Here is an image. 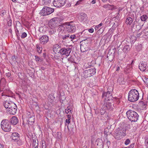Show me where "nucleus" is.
Returning a JSON list of instances; mask_svg holds the SVG:
<instances>
[{"label": "nucleus", "instance_id": "f257e3e1", "mask_svg": "<svg viewBox=\"0 0 148 148\" xmlns=\"http://www.w3.org/2000/svg\"><path fill=\"white\" fill-rule=\"evenodd\" d=\"M3 105L6 109H8L7 111L10 114L14 115L16 113L17 107L13 102L11 101H5L3 102Z\"/></svg>", "mask_w": 148, "mask_h": 148}, {"label": "nucleus", "instance_id": "f03ea898", "mask_svg": "<svg viewBox=\"0 0 148 148\" xmlns=\"http://www.w3.org/2000/svg\"><path fill=\"white\" fill-rule=\"evenodd\" d=\"M139 97L138 92L135 89L131 90L128 93V99L130 101H136L138 99Z\"/></svg>", "mask_w": 148, "mask_h": 148}, {"label": "nucleus", "instance_id": "7ed1b4c3", "mask_svg": "<svg viewBox=\"0 0 148 148\" xmlns=\"http://www.w3.org/2000/svg\"><path fill=\"white\" fill-rule=\"evenodd\" d=\"M128 118L132 122H136L138 119V115L135 112L132 110H128L126 113Z\"/></svg>", "mask_w": 148, "mask_h": 148}, {"label": "nucleus", "instance_id": "20e7f679", "mask_svg": "<svg viewBox=\"0 0 148 148\" xmlns=\"http://www.w3.org/2000/svg\"><path fill=\"white\" fill-rule=\"evenodd\" d=\"M126 130L124 128L121 129L119 128L115 131L114 134L115 138L118 140H119L122 138V136H125V134Z\"/></svg>", "mask_w": 148, "mask_h": 148}, {"label": "nucleus", "instance_id": "39448f33", "mask_svg": "<svg viewBox=\"0 0 148 148\" xmlns=\"http://www.w3.org/2000/svg\"><path fill=\"white\" fill-rule=\"evenodd\" d=\"M11 124L8 120H3L1 123V127L3 130L5 132H9L11 129Z\"/></svg>", "mask_w": 148, "mask_h": 148}, {"label": "nucleus", "instance_id": "423d86ee", "mask_svg": "<svg viewBox=\"0 0 148 148\" xmlns=\"http://www.w3.org/2000/svg\"><path fill=\"white\" fill-rule=\"evenodd\" d=\"M54 12V9L47 7H44L40 13L41 15L45 16L48 15Z\"/></svg>", "mask_w": 148, "mask_h": 148}, {"label": "nucleus", "instance_id": "0eeeda50", "mask_svg": "<svg viewBox=\"0 0 148 148\" xmlns=\"http://www.w3.org/2000/svg\"><path fill=\"white\" fill-rule=\"evenodd\" d=\"M96 69L95 68L91 69L84 71L83 73L84 77L86 78L90 77L95 74L96 73Z\"/></svg>", "mask_w": 148, "mask_h": 148}, {"label": "nucleus", "instance_id": "6e6552de", "mask_svg": "<svg viewBox=\"0 0 148 148\" xmlns=\"http://www.w3.org/2000/svg\"><path fill=\"white\" fill-rule=\"evenodd\" d=\"M5 85V79L3 78H1L0 81V92H3L1 93L2 96L5 95L4 94L5 93L6 91Z\"/></svg>", "mask_w": 148, "mask_h": 148}, {"label": "nucleus", "instance_id": "1a4fd4ad", "mask_svg": "<svg viewBox=\"0 0 148 148\" xmlns=\"http://www.w3.org/2000/svg\"><path fill=\"white\" fill-rule=\"evenodd\" d=\"M58 53L62 55H65L66 56H69L71 52V49L70 48H62L59 49Z\"/></svg>", "mask_w": 148, "mask_h": 148}, {"label": "nucleus", "instance_id": "9d476101", "mask_svg": "<svg viewBox=\"0 0 148 148\" xmlns=\"http://www.w3.org/2000/svg\"><path fill=\"white\" fill-rule=\"evenodd\" d=\"M110 89H108V91L106 92H103L102 94V97L103 98L105 97V100L106 101L110 100L112 98V90Z\"/></svg>", "mask_w": 148, "mask_h": 148}, {"label": "nucleus", "instance_id": "9b49d317", "mask_svg": "<svg viewBox=\"0 0 148 148\" xmlns=\"http://www.w3.org/2000/svg\"><path fill=\"white\" fill-rule=\"evenodd\" d=\"M66 27V30L69 32H74L76 30V27L72 22L68 23Z\"/></svg>", "mask_w": 148, "mask_h": 148}, {"label": "nucleus", "instance_id": "f8f14e48", "mask_svg": "<svg viewBox=\"0 0 148 148\" xmlns=\"http://www.w3.org/2000/svg\"><path fill=\"white\" fill-rule=\"evenodd\" d=\"M66 0H54L53 4L56 7H61L66 3Z\"/></svg>", "mask_w": 148, "mask_h": 148}, {"label": "nucleus", "instance_id": "ddd939ff", "mask_svg": "<svg viewBox=\"0 0 148 148\" xmlns=\"http://www.w3.org/2000/svg\"><path fill=\"white\" fill-rule=\"evenodd\" d=\"M59 25L58 23L55 21L54 18L51 20L49 22L48 25L50 28H53Z\"/></svg>", "mask_w": 148, "mask_h": 148}, {"label": "nucleus", "instance_id": "4468645a", "mask_svg": "<svg viewBox=\"0 0 148 148\" xmlns=\"http://www.w3.org/2000/svg\"><path fill=\"white\" fill-rule=\"evenodd\" d=\"M40 42L41 44H45L47 43L49 41L48 36L46 35H44L40 38Z\"/></svg>", "mask_w": 148, "mask_h": 148}, {"label": "nucleus", "instance_id": "2eb2a0df", "mask_svg": "<svg viewBox=\"0 0 148 148\" xmlns=\"http://www.w3.org/2000/svg\"><path fill=\"white\" fill-rule=\"evenodd\" d=\"M11 138L12 140H14V141H16V140H17L19 139V135L17 132L13 133L12 134Z\"/></svg>", "mask_w": 148, "mask_h": 148}, {"label": "nucleus", "instance_id": "dca6fc26", "mask_svg": "<svg viewBox=\"0 0 148 148\" xmlns=\"http://www.w3.org/2000/svg\"><path fill=\"white\" fill-rule=\"evenodd\" d=\"M147 64L145 62H140L139 66V67L141 71H144L146 69Z\"/></svg>", "mask_w": 148, "mask_h": 148}, {"label": "nucleus", "instance_id": "f3484780", "mask_svg": "<svg viewBox=\"0 0 148 148\" xmlns=\"http://www.w3.org/2000/svg\"><path fill=\"white\" fill-rule=\"evenodd\" d=\"M79 20L81 21H86L87 19V15L85 13H81L79 15Z\"/></svg>", "mask_w": 148, "mask_h": 148}, {"label": "nucleus", "instance_id": "a211bd4d", "mask_svg": "<svg viewBox=\"0 0 148 148\" xmlns=\"http://www.w3.org/2000/svg\"><path fill=\"white\" fill-rule=\"evenodd\" d=\"M83 0H79L77 1H74L75 2L74 3H75V4L74 3H72V2L70 3H68V6L69 7L71 6V5L73 6H76L78 5H79L80 3Z\"/></svg>", "mask_w": 148, "mask_h": 148}, {"label": "nucleus", "instance_id": "6ab92c4d", "mask_svg": "<svg viewBox=\"0 0 148 148\" xmlns=\"http://www.w3.org/2000/svg\"><path fill=\"white\" fill-rule=\"evenodd\" d=\"M18 119L16 116H13L11 119V123L14 125H16L18 122Z\"/></svg>", "mask_w": 148, "mask_h": 148}, {"label": "nucleus", "instance_id": "aec40b11", "mask_svg": "<svg viewBox=\"0 0 148 148\" xmlns=\"http://www.w3.org/2000/svg\"><path fill=\"white\" fill-rule=\"evenodd\" d=\"M132 22V18L130 17H128L126 18L125 22L127 24L130 25Z\"/></svg>", "mask_w": 148, "mask_h": 148}, {"label": "nucleus", "instance_id": "412c9836", "mask_svg": "<svg viewBox=\"0 0 148 148\" xmlns=\"http://www.w3.org/2000/svg\"><path fill=\"white\" fill-rule=\"evenodd\" d=\"M34 116L35 115L32 116V117L28 119V123L29 124L32 125L34 122L35 121Z\"/></svg>", "mask_w": 148, "mask_h": 148}, {"label": "nucleus", "instance_id": "4be33fe9", "mask_svg": "<svg viewBox=\"0 0 148 148\" xmlns=\"http://www.w3.org/2000/svg\"><path fill=\"white\" fill-rule=\"evenodd\" d=\"M61 49L60 47L58 44H55L53 46L54 51L58 52L59 49Z\"/></svg>", "mask_w": 148, "mask_h": 148}, {"label": "nucleus", "instance_id": "5701e85b", "mask_svg": "<svg viewBox=\"0 0 148 148\" xmlns=\"http://www.w3.org/2000/svg\"><path fill=\"white\" fill-rule=\"evenodd\" d=\"M130 49V46L129 45H127L124 46L123 49V51L125 53H127Z\"/></svg>", "mask_w": 148, "mask_h": 148}, {"label": "nucleus", "instance_id": "b1692460", "mask_svg": "<svg viewBox=\"0 0 148 148\" xmlns=\"http://www.w3.org/2000/svg\"><path fill=\"white\" fill-rule=\"evenodd\" d=\"M55 21H56L58 23V24L60 23V22H61L64 19L63 17L61 16L59 17H56L54 18Z\"/></svg>", "mask_w": 148, "mask_h": 148}, {"label": "nucleus", "instance_id": "393cba45", "mask_svg": "<svg viewBox=\"0 0 148 148\" xmlns=\"http://www.w3.org/2000/svg\"><path fill=\"white\" fill-rule=\"evenodd\" d=\"M35 115L34 113L32 111L31 112H28L26 114V116L28 119L32 117V116Z\"/></svg>", "mask_w": 148, "mask_h": 148}, {"label": "nucleus", "instance_id": "a878e982", "mask_svg": "<svg viewBox=\"0 0 148 148\" xmlns=\"http://www.w3.org/2000/svg\"><path fill=\"white\" fill-rule=\"evenodd\" d=\"M110 51H109V52L107 54V57L108 58V60L109 61L111 62L113 60L114 56H113V55H110L109 54V53H110Z\"/></svg>", "mask_w": 148, "mask_h": 148}, {"label": "nucleus", "instance_id": "bb28decb", "mask_svg": "<svg viewBox=\"0 0 148 148\" xmlns=\"http://www.w3.org/2000/svg\"><path fill=\"white\" fill-rule=\"evenodd\" d=\"M37 50L39 53H41L42 52V48L40 45L37 44L36 45Z\"/></svg>", "mask_w": 148, "mask_h": 148}, {"label": "nucleus", "instance_id": "cd10ccee", "mask_svg": "<svg viewBox=\"0 0 148 148\" xmlns=\"http://www.w3.org/2000/svg\"><path fill=\"white\" fill-rule=\"evenodd\" d=\"M95 143H97V145L100 146L102 144L103 141L101 139L98 138L96 140Z\"/></svg>", "mask_w": 148, "mask_h": 148}, {"label": "nucleus", "instance_id": "c85d7f7f", "mask_svg": "<svg viewBox=\"0 0 148 148\" xmlns=\"http://www.w3.org/2000/svg\"><path fill=\"white\" fill-rule=\"evenodd\" d=\"M132 65L131 64L127 66L125 69V71L127 72H129L132 69Z\"/></svg>", "mask_w": 148, "mask_h": 148}, {"label": "nucleus", "instance_id": "c756f323", "mask_svg": "<svg viewBox=\"0 0 148 148\" xmlns=\"http://www.w3.org/2000/svg\"><path fill=\"white\" fill-rule=\"evenodd\" d=\"M56 32L55 29L53 28H51L49 30V35H52L54 34Z\"/></svg>", "mask_w": 148, "mask_h": 148}, {"label": "nucleus", "instance_id": "7c9ffc66", "mask_svg": "<svg viewBox=\"0 0 148 148\" xmlns=\"http://www.w3.org/2000/svg\"><path fill=\"white\" fill-rule=\"evenodd\" d=\"M147 18V16L146 15H143L141 16L140 18L142 21H145L146 20Z\"/></svg>", "mask_w": 148, "mask_h": 148}, {"label": "nucleus", "instance_id": "2f4dec72", "mask_svg": "<svg viewBox=\"0 0 148 148\" xmlns=\"http://www.w3.org/2000/svg\"><path fill=\"white\" fill-rule=\"evenodd\" d=\"M69 39H70L71 41H72L73 39H75L76 38V36L74 35H71L69 34Z\"/></svg>", "mask_w": 148, "mask_h": 148}, {"label": "nucleus", "instance_id": "473e14b6", "mask_svg": "<svg viewBox=\"0 0 148 148\" xmlns=\"http://www.w3.org/2000/svg\"><path fill=\"white\" fill-rule=\"evenodd\" d=\"M94 30L93 28H91L89 29L88 30V29H86L84 30L81 33V34L83 33L84 32H88V31L90 33H93L94 32Z\"/></svg>", "mask_w": 148, "mask_h": 148}, {"label": "nucleus", "instance_id": "72a5a7b5", "mask_svg": "<svg viewBox=\"0 0 148 148\" xmlns=\"http://www.w3.org/2000/svg\"><path fill=\"white\" fill-rule=\"evenodd\" d=\"M65 113L66 114H71L72 111L68 107L65 109Z\"/></svg>", "mask_w": 148, "mask_h": 148}, {"label": "nucleus", "instance_id": "f704fd0d", "mask_svg": "<svg viewBox=\"0 0 148 148\" xmlns=\"http://www.w3.org/2000/svg\"><path fill=\"white\" fill-rule=\"evenodd\" d=\"M124 80V78L122 76L120 77L118 79V82L120 83H122Z\"/></svg>", "mask_w": 148, "mask_h": 148}, {"label": "nucleus", "instance_id": "c9c22d12", "mask_svg": "<svg viewBox=\"0 0 148 148\" xmlns=\"http://www.w3.org/2000/svg\"><path fill=\"white\" fill-rule=\"evenodd\" d=\"M68 61L73 63H75V60L73 57L71 56L69 58H68Z\"/></svg>", "mask_w": 148, "mask_h": 148}, {"label": "nucleus", "instance_id": "e433bc0d", "mask_svg": "<svg viewBox=\"0 0 148 148\" xmlns=\"http://www.w3.org/2000/svg\"><path fill=\"white\" fill-rule=\"evenodd\" d=\"M15 142H16L17 144L19 145H21L22 144V141L20 139V138L18 140H16Z\"/></svg>", "mask_w": 148, "mask_h": 148}, {"label": "nucleus", "instance_id": "4c0bfd02", "mask_svg": "<svg viewBox=\"0 0 148 148\" xmlns=\"http://www.w3.org/2000/svg\"><path fill=\"white\" fill-rule=\"evenodd\" d=\"M61 132H57L56 137L59 139H60L61 138Z\"/></svg>", "mask_w": 148, "mask_h": 148}, {"label": "nucleus", "instance_id": "58836bf2", "mask_svg": "<svg viewBox=\"0 0 148 148\" xmlns=\"http://www.w3.org/2000/svg\"><path fill=\"white\" fill-rule=\"evenodd\" d=\"M60 23L59 24V25L58 26H59V27L58 28V30H64V27L62 25H60Z\"/></svg>", "mask_w": 148, "mask_h": 148}, {"label": "nucleus", "instance_id": "ea45409f", "mask_svg": "<svg viewBox=\"0 0 148 148\" xmlns=\"http://www.w3.org/2000/svg\"><path fill=\"white\" fill-rule=\"evenodd\" d=\"M106 112V110L105 109L103 108H101L100 110V112L101 115L104 114Z\"/></svg>", "mask_w": 148, "mask_h": 148}, {"label": "nucleus", "instance_id": "a19ab883", "mask_svg": "<svg viewBox=\"0 0 148 148\" xmlns=\"http://www.w3.org/2000/svg\"><path fill=\"white\" fill-rule=\"evenodd\" d=\"M69 34L65 35L64 36H63L62 38L63 40L69 39Z\"/></svg>", "mask_w": 148, "mask_h": 148}, {"label": "nucleus", "instance_id": "79ce46f5", "mask_svg": "<svg viewBox=\"0 0 148 148\" xmlns=\"http://www.w3.org/2000/svg\"><path fill=\"white\" fill-rule=\"evenodd\" d=\"M35 59L36 61L38 62H41L42 60L40 58H39L38 56H35Z\"/></svg>", "mask_w": 148, "mask_h": 148}, {"label": "nucleus", "instance_id": "37998d69", "mask_svg": "<svg viewBox=\"0 0 148 148\" xmlns=\"http://www.w3.org/2000/svg\"><path fill=\"white\" fill-rule=\"evenodd\" d=\"M42 1L45 4H47L51 2V0H42Z\"/></svg>", "mask_w": 148, "mask_h": 148}, {"label": "nucleus", "instance_id": "c03bdc74", "mask_svg": "<svg viewBox=\"0 0 148 148\" xmlns=\"http://www.w3.org/2000/svg\"><path fill=\"white\" fill-rule=\"evenodd\" d=\"M130 142V140L129 139H127L125 142V145H128Z\"/></svg>", "mask_w": 148, "mask_h": 148}, {"label": "nucleus", "instance_id": "a18cd8bd", "mask_svg": "<svg viewBox=\"0 0 148 148\" xmlns=\"http://www.w3.org/2000/svg\"><path fill=\"white\" fill-rule=\"evenodd\" d=\"M27 36V34L25 32H23L22 33L21 36V38H24L25 37H26Z\"/></svg>", "mask_w": 148, "mask_h": 148}, {"label": "nucleus", "instance_id": "49530a36", "mask_svg": "<svg viewBox=\"0 0 148 148\" xmlns=\"http://www.w3.org/2000/svg\"><path fill=\"white\" fill-rule=\"evenodd\" d=\"M68 61V59L66 58H62V62L63 63H66Z\"/></svg>", "mask_w": 148, "mask_h": 148}, {"label": "nucleus", "instance_id": "de8ad7c7", "mask_svg": "<svg viewBox=\"0 0 148 148\" xmlns=\"http://www.w3.org/2000/svg\"><path fill=\"white\" fill-rule=\"evenodd\" d=\"M47 146L46 145L45 142V141L42 142V148H46Z\"/></svg>", "mask_w": 148, "mask_h": 148}, {"label": "nucleus", "instance_id": "09e8293b", "mask_svg": "<svg viewBox=\"0 0 148 148\" xmlns=\"http://www.w3.org/2000/svg\"><path fill=\"white\" fill-rule=\"evenodd\" d=\"M144 82L147 84L148 85V78H145L143 80Z\"/></svg>", "mask_w": 148, "mask_h": 148}, {"label": "nucleus", "instance_id": "8fccbe9b", "mask_svg": "<svg viewBox=\"0 0 148 148\" xmlns=\"http://www.w3.org/2000/svg\"><path fill=\"white\" fill-rule=\"evenodd\" d=\"M102 24H103L102 23H101L99 24L96 26L95 27V29L96 30H97L98 29L99 27H100L102 25Z\"/></svg>", "mask_w": 148, "mask_h": 148}, {"label": "nucleus", "instance_id": "3c124183", "mask_svg": "<svg viewBox=\"0 0 148 148\" xmlns=\"http://www.w3.org/2000/svg\"><path fill=\"white\" fill-rule=\"evenodd\" d=\"M145 143L146 147L148 146V137L146 138L145 140Z\"/></svg>", "mask_w": 148, "mask_h": 148}, {"label": "nucleus", "instance_id": "603ef678", "mask_svg": "<svg viewBox=\"0 0 148 148\" xmlns=\"http://www.w3.org/2000/svg\"><path fill=\"white\" fill-rule=\"evenodd\" d=\"M134 146V143H132L129 146L127 147V148H133Z\"/></svg>", "mask_w": 148, "mask_h": 148}, {"label": "nucleus", "instance_id": "864d4df0", "mask_svg": "<svg viewBox=\"0 0 148 148\" xmlns=\"http://www.w3.org/2000/svg\"><path fill=\"white\" fill-rule=\"evenodd\" d=\"M106 144L107 145V146L108 147V148H109V147L110 145V141H108L106 143Z\"/></svg>", "mask_w": 148, "mask_h": 148}, {"label": "nucleus", "instance_id": "5fc2aeb1", "mask_svg": "<svg viewBox=\"0 0 148 148\" xmlns=\"http://www.w3.org/2000/svg\"><path fill=\"white\" fill-rule=\"evenodd\" d=\"M5 75L8 77H10V76L11 75V74L10 73H6V74H5Z\"/></svg>", "mask_w": 148, "mask_h": 148}, {"label": "nucleus", "instance_id": "6e6d98bb", "mask_svg": "<svg viewBox=\"0 0 148 148\" xmlns=\"http://www.w3.org/2000/svg\"><path fill=\"white\" fill-rule=\"evenodd\" d=\"M70 119H66V123H68V124H69L70 122Z\"/></svg>", "mask_w": 148, "mask_h": 148}, {"label": "nucleus", "instance_id": "4d7b16f0", "mask_svg": "<svg viewBox=\"0 0 148 148\" xmlns=\"http://www.w3.org/2000/svg\"><path fill=\"white\" fill-rule=\"evenodd\" d=\"M17 25H19V26H20L21 25V23H20L19 22V21H17L16 23V27L17 26Z\"/></svg>", "mask_w": 148, "mask_h": 148}, {"label": "nucleus", "instance_id": "13d9d810", "mask_svg": "<svg viewBox=\"0 0 148 148\" xmlns=\"http://www.w3.org/2000/svg\"><path fill=\"white\" fill-rule=\"evenodd\" d=\"M111 103H108V104H106V107L108 108V109L109 108V106H110V105H111Z\"/></svg>", "mask_w": 148, "mask_h": 148}, {"label": "nucleus", "instance_id": "bf43d9fd", "mask_svg": "<svg viewBox=\"0 0 148 148\" xmlns=\"http://www.w3.org/2000/svg\"><path fill=\"white\" fill-rule=\"evenodd\" d=\"M71 114H68L67 115V117L68 118V119H70V118L71 117Z\"/></svg>", "mask_w": 148, "mask_h": 148}, {"label": "nucleus", "instance_id": "052dcab7", "mask_svg": "<svg viewBox=\"0 0 148 148\" xmlns=\"http://www.w3.org/2000/svg\"><path fill=\"white\" fill-rule=\"evenodd\" d=\"M36 143H37L36 142V140H35V141H34L33 144V145L34 147L35 146H36Z\"/></svg>", "mask_w": 148, "mask_h": 148}, {"label": "nucleus", "instance_id": "680f3d73", "mask_svg": "<svg viewBox=\"0 0 148 148\" xmlns=\"http://www.w3.org/2000/svg\"><path fill=\"white\" fill-rule=\"evenodd\" d=\"M95 2H96V1L95 0H92V1L91 3L92 4H95Z\"/></svg>", "mask_w": 148, "mask_h": 148}, {"label": "nucleus", "instance_id": "e2e57ef3", "mask_svg": "<svg viewBox=\"0 0 148 148\" xmlns=\"http://www.w3.org/2000/svg\"><path fill=\"white\" fill-rule=\"evenodd\" d=\"M91 66V65H89V66H87V65H86V66L84 65V68L85 67L86 69H87L88 68H89V66Z\"/></svg>", "mask_w": 148, "mask_h": 148}, {"label": "nucleus", "instance_id": "0e129e2a", "mask_svg": "<svg viewBox=\"0 0 148 148\" xmlns=\"http://www.w3.org/2000/svg\"><path fill=\"white\" fill-rule=\"evenodd\" d=\"M36 143V145L34 147V148H38V143Z\"/></svg>", "mask_w": 148, "mask_h": 148}, {"label": "nucleus", "instance_id": "69168bd1", "mask_svg": "<svg viewBox=\"0 0 148 148\" xmlns=\"http://www.w3.org/2000/svg\"><path fill=\"white\" fill-rule=\"evenodd\" d=\"M12 59L15 62L16 61V59L15 57H12Z\"/></svg>", "mask_w": 148, "mask_h": 148}, {"label": "nucleus", "instance_id": "338daca9", "mask_svg": "<svg viewBox=\"0 0 148 148\" xmlns=\"http://www.w3.org/2000/svg\"><path fill=\"white\" fill-rule=\"evenodd\" d=\"M3 145L0 144V148H3Z\"/></svg>", "mask_w": 148, "mask_h": 148}, {"label": "nucleus", "instance_id": "774afa93", "mask_svg": "<svg viewBox=\"0 0 148 148\" xmlns=\"http://www.w3.org/2000/svg\"><path fill=\"white\" fill-rule=\"evenodd\" d=\"M120 69V67L118 66V67H117V69L116 70V71H119Z\"/></svg>", "mask_w": 148, "mask_h": 148}]
</instances>
